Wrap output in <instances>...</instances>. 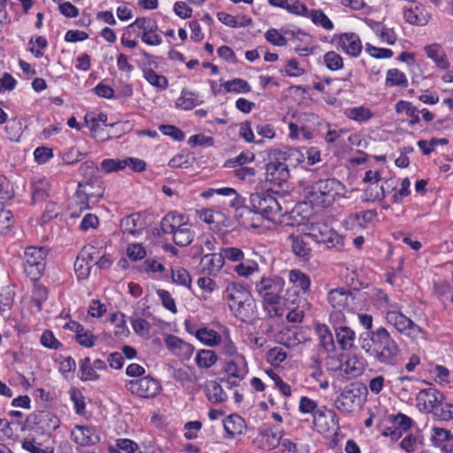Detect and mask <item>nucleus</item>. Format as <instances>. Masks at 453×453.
Here are the masks:
<instances>
[{"label": "nucleus", "instance_id": "obj_29", "mask_svg": "<svg viewBox=\"0 0 453 453\" xmlns=\"http://www.w3.org/2000/svg\"><path fill=\"white\" fill-rule=\"evenodd\" d=\"M201 266L203 271L209 274H215L220 271L224 265V258L221 253L206 254L201 258Z\"/></svg>", "mask_w": 453, "mask_h": 453}, {"label": "nucleus", "instance_id": "obj_4", "mask_svg": "<svg viewBox=\"0 0 453 453\" xmlns=\"http://www.w3.org/2000/svg\"><path fill=\"white\" fill-rule=\"evenodd\" d=\"M224 297L233 314L242 321L251 318L254 314L255 300L250 291L242 283H227Z\"/></svg>", "mask_w": 453, "mask_h": 453}, {"label": "nucleus", "instance_id": "obj_11", "mask_svg": "<svg viewBox=\"0 0 453 453\" xmlns=\"http://www.w3.org/2000/svg\"><path fill=\"white\" fill-rule=\"evenodd\" d=\"M311 239L318 243H323L326 248L343 247V238L336 231L324 223H311L308 227Z\"/></svg>", "mask_w": 453, "mask_h": 453}, {"label": "nucleus", "instance_id": "obj_21", "mask_svg": "<svg viewBox=\"0 0 453 453\" xmlns=\"http://www.w3.org/2000/svg\"><path fill=\"white\" fill-rule=\"evenodd\" d=\"M72 439L81 446L95 445L100 441L99 435L93 427L75 426L71 433Z\"/></svg>", "mask_w": 453, "mask_h": 453}, {"label": "nucleus", "instance_id": "obj_24", "mask_svg": "<svg viewBox=\"0 0 453 453\" xmlns=\"http://www.w3.org/2000/svg\"><path fill=\"white\" fill-rule=\"evenodd\" d=\"M424 50L426 57L434 62L437 68L441 70H448L449 68V61L441 45L439 43H432L426 45Z\"/></svg>", "mask_w": 453, "mask_h": 453}, {"label": "nucleus", "instance_id": "obj_62", "mask_svg": "<svg viewBox=\"0 0 453 453\" xmlns=\"http://www.w3.org/2000/svg\"><path fill=\"white\" fill-rule=\"evenodd\" d=\"M434 375V380L440 385L449 383V371L443 365H436L430 372Z\"/></svg>", "mask_w": 453, "mask_h": 453}, {"label": "nucleus", "instance_id": "obj_16", "mask_svg": "<svg viewBox=\"0 0 453 453\" xmlns=\"http://www.w3.org/2000/svg\"><path fill=\"white\" fill-rule=\"evenodd\" d=\"M313 424L320 434H326L338 429L336 413L326 407L318 409L313 414Z\"/></svg>", "mask_w": 453, "mask_h": 453}, {"label": "nucleus", "instance_id": "obj_57", "mask_svg": "<svg viewBox=\"0 0 453 453\" xmlns=\"http://www.w3.org/2000/svg\"><path fill=\"white\" fill-rule=\"evenodd\" d=\"M14 196L13 186L11 181L0 176V203L11 200Z\"/></svg>", "mask_w": 453, "mask_h": 453}, {"label": "nucleus", "instance_id": "obj_3", "mask_svg": "<svg viewBox=\"0 0 453 453\" xmlns=\"http://www.w3.org/2000/svg\"><path fill=\"white\" fill-rule=\"evenodd\" d=\"M345 186L336 179L319 180L304 190V196L312 206L326 208L345 195Z\"/></svg>", "mask_w": 453, "mask_h": 453}, {"label": "nucleus", "instance_id": "obj_35", "mask_svg": "<svg viewBox=\"0 0 453 453\" xmlns=\"http://www.w3.org/2000/svg\"><path fill=\"white\" fill-rule=\"evenodd\" d=\"M219 357L212 349H199L195 357L196 365L201 369H210L218 361Z\"/></svg>", "mask_w": 453, "mask_h": 453}, {"label": "nucleus", "instance_id": "obj_5", "mask_svg": "<svg viewBox=\"0 0 453 453\" xmlns=\"http://www.w3.org/2000/svg\"><path fill=\"white\" fill-rule=\"evenodd\" d=\"M386 302L385 319L395 330L413 341L426 339V332L413 320L401 311V306L395 302H390L388 296H384Z\"/></svg>", "mask_w": 453, "mask_h": 453}, {"label": "nucleus", "instance_id": "obj_43", "mask_svg": "<svg viewBox=\"0 0 453 453\" xmlns=\"http://www.w3.org/2000/svg\"><path fill=\"white\" fill-rule=\"evenodd\" d=\"M201 104L199 96L190 91H182L176 101V107L181 110H191Z\"/></svg>", "mask_w": 453, "mask_h": 453}, {"label": "nucleus", "instance_id": "obj_50", "mask_svg": "<svg viewBox=\"0 0 453 453\" xmlns=\"http://www.w3.org/2000/svg\"><path fill=\"white\" fill-rule=\"evenodd\" d=\"M75 333L76 340L81 345L86 348H91L95 345L96 337L89 330L85 329L81 325H77Z\"/></svg>", "mask_w": 453, "mask_h": 453}, {"label": "nucleus", "instance_id": "obj_45", "mask_svg": "<svg viewBox=\"0 0 453 453\" xmlns=\"http://www.w3.org/2000/svg\"><path fill=\"white\" fill-rule=\"evenodd\" d=\"M143 77L151 86L161 90L166 89L169 85L165 76L157 73L151 68L143 70Z\"/></svg>", "mask_w": 453, "mask_h": 453}, {"label": "nucleus", "instance_id": "obj_61", "mask_svg": "<svg viewBox=\"0 0 453 453\" xmlns=\"http://www.w3.org/2000/svg\"><path fill=\"white\" fill-rule=\"evenodd\" d=\"M157 294L163 304V306L171 311L172 313L175 314L177 313L178 310L176 307V303L174 299L173 298L172 295L169 291L165 289H158L157 291Z\"/></svg>", "mask_w": 453, "mask_h": 453}, {"label": "nucleus", "instance_id": "obj_56", "mask_svg": "<svg viewBox=\"0 0 453 453\" xmlns=\"http://www.w3.org/2000/svg\"><path fill=\"white\" fill-rule=\"evenodd\" d=\"M49 183L45 180H38L33 182L32 196L35 202L42 201L47 196Z\"/></svg>", "mask_w": 453, "mask_h": 453}, {"label": "nucleus", "instance_id": "obj_54", "mask_svg": "<svg viewBox=\"0 0 453 453\" xmlns=\"http://www.w3.org/2000/svg\"><path fill=\"white\" fill-rule=\"evenodd\" d=\"M220 253L224 258V262L227 260L238 264L241 260L245 258L243 251L237 247L222 248L220 249Z\"/></svg>", "mask_w": 453, "mask_h": 453}, {"label": "nucleus", "instance_id": "obj_47", "mask_svg": "<svg viewBox=\"0 0 453 453\" xmlns=\"http://www.w3.org/2000/svg\"><path fill=\"white\" fill-rule=\"evenodd\" d=\"M88 256L86 250H81L80 254L77 256L74 263V270L79 279H86L90 273L91 265L89 262L86 260Z\"/></svg>", "mask_w": 453, "mask_h": 453}, {"label": "nucleus", "instance_id": "obj_63", "mask_svg": "<svg viewBox=\"0 0 453 453\" xmlns=\"http://www.w3.org/2000/svg\"><path fill=\"white\" fill-rule=\"evenodd\" d=\"M265 37L270 43L275 46L283 47L288 43L287 38L274 28L269 29L265 33Z\"/></svg>", "mask_w": 453, "mask_h": 453}, {"label": "nucleus", "instance_id": "obj_36", "mask_svg": "<svg viewBox=\"0 0 453 453\" xmlns=\"http://www.w3.org/2000/svg\"><path fill=\"white\" fill-rule=\"evenodd\" d=\"M316 333L318 334L320 345L327 352H332L335 349L333 334L326 325L318 324L316 326Z\"/></svg>", "mask_w": 453, "mask_h": 453}, {"label": "nucleus", "instance_id": "obj_55", "mask_svg": "<svg viewBox=\"0 0 453 453\" xmlns=\"http://www.w3.org/2000/svg\"><path fill=\"white\" fill-rule=\"evenodd\" d=\"M217 346L219 347L221 354L226 357L235 358L237 356H242L238 353L235 344L228 337H220Z\"/></svg>", "mask_w": 453, "mask_h": 453}, {"label": "nucleus", "instance_id": "obj_28", "mask_svg": "<svg viewBox=\"0 0 453 453\" xmlns=\"http://www.w3.org/2000/svg\"><path fill=\"white\" fill-rule=\"evenodd\" d=\"M225 372L228 376H234L237 379H244L248 373V366L243 356H237L231 361L226 363Z\"/></svg>", "mask_w": 453, "mask_h": 453}, {"label": "nucleus", "instance_id": "obj_52", "mask_svg": "<svg viewBox=\"0 0 453 453\" xmlns=\"http://www.w3.org/2000/svg\"><path fill=\"white\" fill-rule=\"evenodd\" d=\"M172 280L175 284L190 288L191 277L188 272L182 267H176L172 269Z\"/></svg>", "mask_w": 453, "mask_h": 453}, {"label": "nucleus", "instance_id": "obj_9", "mask_svg": "<svg viewBox=\"0 0 453 453\" xmlns=\"http://www.w3.org/2000/svg\"><path fill=\"white\" fill-rule=\"evenodd\" d=\"M125 387L132 395L145 399L154 398L162 391L159 380L149 375L128 380Z\"/></svg>", "mask_w": 453, "mask_h": 453}, {"label": "nucleus", "instance_id": "obj_49", "mask_svg": "<svg viewBox=\"0 0 453 453\" xmlns=\"http://www.w3.org/2000/svg\"><path fill=\"white\" fill-rule=\"evenodd\" d=\"M225 90L228 93H248L251 90L250 85L242 79L235 78L223 83Z\"/></svg>", "mask_w": 453, "mask_h": 453}, {"label": "nucleus", "instance_id": "obj_1", "mask_svg": "<svg viewBox=\"0 0 453 453\" xmlns=\"http://www.w3.org/2000/svg\"><path fill=\"white\" fill-rule=\"evenodd\" d=\"M359 343L361 349L378 363L389 366L397 365L401 349L385 327L360 334Z\"/></svg>", "mask_w": 453, "mask_h": 453}, {"label": "nucleus", "instance_id": "obj_53", "mask_svg": "<svg viewBox=\"0 0 453 453\" xmlns=\"http://www.w3.org/2000/svg\"><path fill=\"white\" fill-rule=\"evenodd\" d=\"M125 164L124 159L107 158L101 162L99 169L105 173H115L124 170Z\"/></svg>", "mask_w": 453, "mask_h": 453}, {"label": "nucleus", "instance_id": "obj_40", "mask_svg": "<svg viewBox=\"0 0 453 453\" xmlns=\"http://www.w3.org/2000/svg\"><path fill=\"white\" fill-rule=\"evenodd\" d=\"M120 229L123 234L135 236L140 234L142 226L139 224V216L132 214L123 218L120 221Z\"/></svg>", "mask_w": 453, "mask_h": 453}, {"label": "nucleus", "instance_id": "obj_10", "mask_svg": "<svg viewBox=\"0 0 453 453\" xmlns=\"http://www.w3.org/2000/svg\"><path fill=\"white\" fill-rule=\"evenodd\" d=\"M47 252L43 248L29 247L25 251L24 270L32 280H37L46 265Z\"/></svg>", "mask_w": 453, "mask_h": 453}, {"label": "nucleus", "instance_id": "obj_59", "mask_svg": "<svg viewBox=\"0 0 453 453\" xmlns=\"http://www.w3.org/2000/svg\"><path fill=\"white\" fill-rule=\"evenodd\" d=\"M434 415L442 421H449L453 419V403H440L434 411Z\"/></svg>", "mask_w": 453, "mask_h": 453}, {"label": "nucleus", "instance_id": "obj_22", "mask_svg": "<svg viewBox=\"0 0 453 453\" xmlns=\"http://www.w3.org/2000/svg\"><path fill=\"white\" fill-rule=\"evenodd\" d=\"M274 154L278 156V159L284 161V164L289 167H296L305 159V155L296 148L282 147L273 149Z\"/></svg>", "mask_w": 453, "mask_h": 453}, {"label": "nucleus", "instance_id": "obj_38", "mask_svg": "<svg viewBox=\"0 0 453 453\" xmlns=\"http://www.w3.org/2000/svg\"><path fill=\"white\" fill-rule=\"evenodd\" d=\"M432 441L434 446L440 447L442 450H447V443L453 442V434L448 429L434 427L432 429Z\"/></svg>", "mask_w": 453, "mask_h": 453}, {"label": "nucleus", "instance_id": "obj_18", "mask_svg": "<svg viewBox=\"0 0 453 453\" xmlns=\"http://www.w3.org/2000/svg\"><path fill=\"white\" fill-rule=\"evenodd\" d=\"M27 421L34 424L41 433H50L56 430L59 425V418L49 411H39L28 416Z\"/></svg>", "mask_w": 453, "mask_h": 453}, {"label": "nucleus", "instance_id": "obj_12", "mask_svg": "<svg viewBox=\"0 0 453 453\" xmlns=\"http://www.w3.org/2000/svg\"><path fill=\"white\" fill-rule=\"evenodd\" d=\"M251 210L257 211L264 219H270L272 216L281 212V206L277 199L268 194L255 193L250 197Z\"/></svg>", "mask_w": 453, "mask_h": 453}, {"label": "nucleus", "instance_id": "obj_13", "mask_svg": "<svg viewBox=\"0 0 453 453\" xmlns=\"http://www.w3.org/2000/svg\"><path fill=\"white\" fill-rule=\"evenodd\" d=\"M268 160L265 166V180L274 185L280 186L289 178V169L284 164V161L278 159L273 149L268 153Z\"/></svg>", "mask_w": 453, "mask_h": 453}, {"label": "nucleus", "instance_id": "obj_23", "mask_svg": "<svg viewBox=\"0 0 453 453\" xmlns=\"http://www.w3.org/2000/svg\"><path fill=\"white\" fill-rule=\"evenodd\" d=\"M327 301L334 310H344L349 306L353 297L350 291L339 288L328 292Z\"/></svg>", "mask_w": 453, "mask_h": 453}, {"label": "nucleus", "instance_id": "obj_15", "mask_svg": "<svg viewBox=\"0 0 453 453\" xmlns=\"http://www.w3.org/2000/svg\"><path fill=\"white\" fill-rule=\"evenodd\" d=\"M444 395L434 388H428L420 390L416 396L417 408L425 413H434L436 408L442 401Z\"/></svg>", "mask_w": 453, "mask_h": 453}, {"label": "nucleus", "instance_id": "obj_27", "mask_svg": "<svg viewBox=\"0 0 453 453\" xmlns=\"http://www.w3.org/2000/svg\"><path fill=\"white\" fill-rule=\"evenodd\" d=\"M226 438H233L235 435L242 434L246 430L245 420L237 414L229 415L223 422Z\"/></svg>", "mask_w": 453, "mask_h": 453}, {"label": "nucleus", "instance_id": "obj_2", "mask_svg": "<svg viewBox=\"0 0 453 453\" xmlns=\"http://www.w3.org/2000/svg\"><path fill=\"white\" fill-rule=\"evenodd\" d=\"M285 280L276 275L262 276L255 283V292L262 300L263 310L269 318L281 317L284 313L280 300Z\"/></svg>", "mask_w": 453, "mask_h": 453}, {"label": "nucleus", "instance_id": "obj_30", "mask_svg": "<svg viewBox=\"0 0 453 453\" xmlns=\"http://www.w3.org/2000/svg\"><path fill=\"white\" fill-rule=\"evenodd\" d=\"M204 391L207 399L212 403H221L227 399L226 394L216 380L207 381Z\"/></svg>", "mask_w": 453, "mask_h": 453}, {"label": "nucleus", "instance_id": "obj_26", "mask_svg": "<svg viewBox=\"0 0 453 453\" xmlns=\"http://www.w3.org/2000/svg\"><path fill=\"white\" fill-rule=\"evenodd\" d=\"M334 334L336 342L342 350H350L355 347L356 334L349 326H336Z\"/></svg>", "mask_w": 453, "mask_h": 453}, {"label": "nucleus", "instance_id": "obj_41", "mask_svg": "<svg viewBox=\"0 0 453 453\" xmlns=\"http://www.w3.org/2000/svg\"><path fill=\"white\" fill-rule=\"evenodd\" d=\"M395 111L397 113L404 112L408 117L411 118L409 121V126H414L418 124L420 121L418 109L412 105L411 102L408 101H399L395 104Z\"/></svg>", "mask_w": 453, "mask_h": 453}, {"label": "nucleus", "instance_id": "obj_6", "mask_svg": "<svg viewBox=\"0 0 453 453\" xmlns=\"http://www.w3.org/2000/svg\"><path fill=\"white\" fill-rule=\"evenodd\" d=\"M160 227L164 234L173 235V240L178 246H188L193 241L194 232L188 226L182 214L176 212L167 213L162 219Z\"/></svg>", "mask_w": 453, "mask_h": 453}, {"label": "nucleus", "instance_id": "obj_33", "mask_svg": "<svg viewBox=\"0 0 453 453\" xmlns=\"http://www.w3.org/2000/svg\"><path fill=\"white\" fill-rule=\"evenodd\" d=\"M188 332L194 334L198 341L209 347L217 346L221 337L215 330L207 327H201L195 331L188 329Z\"/></svg>", "mask_w": 453, "mask_h": 453}, {"label": "nucleus", "instance_id": "obj_34", "mask_svg": "<svg viewBox=\"0 0 453 453\" xmlns=\"http://www.w3.org/2000/svg\"><path fill=\"white\" fill-rule=\"evenodd\" d=\"M345 116L360 124L368 122L373 116L372 110L365 106L350 107L345 110Z\"/></svg>", "mask_w": 453, "mask_h": 453}, {"label": "nucleus", "instance_id": "obj_60", "mask_svg": "<svg viewBox=\"0 0 453 453\" xmlns=\"http://www.w3.org/2000/svg\"><path fill=\"white\" fill-rule=\"evenodd\" d=\"M311 19L314 24L319 25L326 30L334 28L333 22L321 10H313L311 13Z\"/></svg>", "mask_w": 453, "mask_h": 453}, {"label": "nucleus", "instance_id": "obj_42", "mask_svg": "<svg viewBox=\"0 0 453 453\" xmlns=\"http://www.w3.org/2000/svg\"><path fill=\"white\" fill-rule=\"evenodd\" d=\"M385 83L388 87L406 88L408 86V79L403 72L396 68H392L387 72Z\"/></svg>", "mask_w": 453, "mask_h": 453}, {"label": "nucleus", "instance_id": "obj_14", "mask_svg": "<svg viewBox=\"0 0 453 453\" xmlns=\"http://www.w3.org/2000/svg\"><path fill=\"white\" fill-rule=\"evenodd\" d=\"M129 28H137L141 34L142 41L150 46H157L162 43V38L157 31V23L150 18H137L128 26Z\"/></svg>", "mask_w": 453, "mask_h": 453}, {"label": "nucleus", "instance_id": "obj_64", "mask_svg": "<svg viewBox=\"0 0 453 453\" xmlns=\"http://www.w3.org/2000/svg\"><path fill=\"white\" fill-rule=\"evenodd\" d=\"M305 73V70L300 66L298 61L295 58H290L286 62L285 73L289 77H299Z\"/></svg>", "mask_w": 453, "mask_h": 453}, {"label": "nucleus", "instance_id": "obj_44", "mask_svg": "<svg viewBox=\"0 0 453 453\" xmlns=\"http://www.w3.org/2000/svg\"><path fill=\"white\" fill-rule=\"evenodd\" d=\"M268 2L272 6L280 7L296 14H301L306 11V6L299 0H269Z\"/></svg>", "mask_w": 453, "mask_h": 453}, {"label": "nucleus", "instance_id": "obj_37", "mask_svg": "<svg viewBox=\"0 0 453 453\" xmlns=\"http://www.w3.org/2000/svg\"><path fill=\"white\" fill-rule=\"evenodd\" d=\"M371 27L382 42L388 45L395 43L397 36L393 28L387 27L380 22H373Z\"/></svg>", "mask_w": 453, "mask_h": 453}, {"label": "nucleus", "instance_id": "obj_20", "mask_svg": "<svg viewBox=\"0 0 453 453\" xmlns=\"http://www.w3.org/2000/svg\"><path fill=\"white\" fill-rule=\"evenodd\" d=\"M338 46L344 53L354 58L359 56L363 49L361 40L355 33H344L341 35Z\"/></svg>", "mask_w": 453, "mask_h": 453}, {"label": "nucleus", "instance_id": "obj_48", "mask_svg": "<svg viewBox=\"0 0 453 453\" xmlns=\"http://www.w3.org/2000/svg\"><path fill=\"white\" fill-rule=\"evenodd\" d=\"M78 374L81 380H96L99 379V375L95 371L89 357L81 360Z\"/></svg>", "mask_w": 453, "mask_h": 453}, {"label": "nucleus", "instance_id": "obj_8", "mask_svg": "<svg viewBox=\"0 0 453 453\" xmlns=\"http://www.w3.org/2000/svg\"><path fill=\"white\" fill-rule=\"evenodd\" d=\"M365 391L360 383L355 382L347 385L335 401V407L343 412H352L361 407L363 395Z\"/></svg>", "mask_w": 453, "mask_h": 453}, {"label": "nucleus", "instance_id": "obj_58", "mask_svg": "<svg viewBox=\"0 0 453 453\" xmlns=\"http://www.w3.org/2000/svg\"><path fill=\"white\" fill-rule=\"evenodd\" d=\"M14 223L13 215L11 211L2 209L0 211V234H5L10 232Z\"/></svg>", "mask_w": 453, "mask_h": 453}, {"label": "nucleus", "instance_id": "obj_39", "mask_svg": "<svg viewBox=\"0 0 453 453\" xmlns=\"http://www.w3.org/2000/svg\"><path fill=\"white\" fill-rule=\"evenodd\" d=\"M288 279L295 287L300 288L303 293H307L311 288V279L309 275L299 269L290 270Z\"/></svg>", "mask_w": 453, "mask_h": 453}, {"label": "nucleus", "instance_id": "obj_25", "mask_svg": "<svg viewBox=\"0 0 453 453\" xmlns=\"http://www.w3.org/2000/svg\"><path fill=\"white\" fill-rule=\"evenodd\" d=\"M240 225L245 228H258L261 226L264 218L251 206L242 209L239 214H235Z\"/></svg>", "mask_w": 453, "mask_h": 453}, {"label": "nucleus", "instance_id": "obj_31", "mask_svg": "<svg viewBox=\"0 0 453 453\" xmlns=\"http://www.w3.org/2000/svg\"><path fill=\"white\" fill-rule=\"evenodd\" d=\"M365 368L364 361L357 356L349 357L341 364L340 370L349 377L360 375Z\"/></svg>", "mask_w": 453, "mask_h": 453}, {"label": "nucleus", "instance_id": "obj_7", "mask_svg": "<svg viewBox=\"0 0 453 453\" xmlns=\"http://www.w3.org/2000/svg\"><path fill=\"white\" fill-rule=\"evenodd\" d=\"M104 195V188L97 180L95 181H81L75 194V204L71 213L72 217H79V212L90 208V204L96 203Z\"/></svg>", "mask_w": 453, "mask_h": 453}, {"label": "nucleus", "instance_id": "obj_32", "mask_svg": "<svg viewBox=\"0 0 453 453\" xmlns=\"http://www.w3.org/2000/svg\"><path fill=\"white\" fill-rule=\"evenodd\" d=\"M234 272L241 278L249 279L255 273H259L260 267L258 263L254 259L241 260L234 267Z\"/></svg>", "mask_w": 453, "mask_h": 453}, {"label": "nucleus", "instance_id": "obj_17", "mask_svg": "<svg viewBox=\"0 0 453 453\" xmlns=\"http://www.w3.org/2000/svg\"><path fill=\"white\" fill-rule=\"evenodd\" d=\"M311 239L309 231L303 234H291L288 238L292 252L303 262H308L312 255Z\"/></svg>", "mask_w": 453, "mask_h": 453}, {"label": "nucleus", "instance_id": "obj_19", "mask_svg": "<svg viewBox=\"0 0 453 453\" xmlns=\"http://www.w3.org/2000/svg\"><path fill=\"white\" fill-rule=\"evenodd\" d=\"M165 343L173 355L183 360L190 359L195 350L193 345L173 334L165 338Z\"/></svg>", "mask_w": 453, "mask_h": 453}, {"label": "nucleus", "instance_id": "obj_46", "mask_svg": "<svg viewBox=\"0 0 453 453\" xmlns=\"http://www.w3.org/2000/svg\"><path fill=\"white\" fill-rule=\"evenodd\" d=\"M217 18L224 25L230 27H242L250 26L251 24L250 18L242 17L241 20H238L234 16L225 12H218Z\"/></svg>", "mask_w": 453, "mask_h": 453}, {"label": "nucleus", "instance_id": "obj_51", "mask_svg": "<svg viewBox=\"0 0 453 453\" xmlns=\"http://www.w3.org/2000/svg\"><path fill=\"white\" fill-rule=\"evenodd\" d=\"M326 66L331 71H338L343 67V58L335 51H328L323 57Z\"/></svg>", "mask_w": 453, "mask_h": 453}]
</instances>
